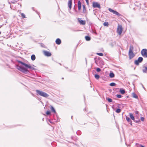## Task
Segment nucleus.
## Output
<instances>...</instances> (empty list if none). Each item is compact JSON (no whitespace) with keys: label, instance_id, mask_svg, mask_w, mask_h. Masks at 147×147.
<instances>
[{"label":"nucleus","instance_id":"nucleus-18","mask_svg":"<svg viewBox=\"0 0 147 147\" xmlns=\"http://www.w3.org/2000/svg\"><path fill=\"white\" fill-rule=\"evenodd\" d=\"M36 57L34 55H32L31 56V59L32 61H34Z\"/></svg>","mask_w":147,"mask_h":147},{"label":"nucleus","instance_id":"nucleus-7","mask_svg":"<svg viewBox=\"0 0 147 147\" xmlns=\"http://www.w3.org/2000/svg\"><path fill=\"white\" fill-rule=\"evenodd\" d=\"M109 10L110 11L112 12L113 14H114L118 16H121V15L117 11H115L111 8H109Z\"/></svg>","mask_w":147,"mask_h":147},{"label":"nucleus","instance_id":"nucleus-32","mask_svg":"<svg viewBox=\"0 0 147 147\" xmlns=\"http://www.w3.org/2000/svg\"><path fill=\"white\" fill-rule=\"evenodd\" d=\"M96 71L97 72H99L101 71V69L99 68H97L96 69Z\"/></svg>","mask_w":147,"mask_h":147},{"label":"nucleus","instance_id":"nucleus-25","mask_svg":"<svg viewBox=\"0 0 147 147\" xmlns=\"http://www.w3.org/2000/svg\"><path fill=\"white\" fill-rule=\"evenodd\" d=\"M51 109L53 112L55 113V111L54 108L52 106L51 107Z\"/></svg>","mask_w":147,"mask_h":147},{"label":"nucleus","instance_id":"nucleus-3","mask_svg":"<svg viewBox=\"0 0 147 147\" xmlns=\"http://www.w3.org/2000/svg\"><path fill=\"white\" fill-rule=\"evenodd\" d=\"M133 47L132 46H131L129 48V59H131L135 56V55L133 53Z\"/></svg>","mask_w":147,"mask_h":147},{"label":"nucleus","instance_id":"nucleus-27","mask_svg":"<svg viewBox=\"0 0 147 147\" xmlns=\"http://www.w3.org/2000/svg\"><path fill=\"white\" fill-rule=\"evenodd\" d=\"M96 54L100 56H103V54L101 53H97Z\"/></svg>","mask_w":147,"mask_h":147},{"label":"nucleus","instance_id":"nucleus-9","mask_svg":"<svg viewBox=\"0 0 147 147\" xmlns=\"http://www.w3.org/2000/svg\"><path fill=\"white\" fill-rule=\"evenodd\" d=\"M78 21L79 23L82 25H84L86 24V21L85 20H82L81 19L78 18Z\"/></svg>","mask_w":147,"mask_h":147},{"label":"nucleus","instance_id":"nucleus-8","mask_svg":"<svg viewBox=\"0 0 147 147\" xmlns=\"http://www.w3.org/2000/svg\"><path fill=\"white\" fill-rule=\"evenodd\" d=\"M143 59L141 57H140L137 60L135 61V63L136 65H138L139 63L141 62L143 60Z\"/></svg>","mask_w":147,"mask_h":147},{"label":"nucleus","instance_id":"nucleus-2","mask_svg":"<svg viewBox=\"0 0 147 147\" xmlns=\"http://www.w3.org/2000/svg\"><path fill=\"white\" fill-rule=\"evenodd\" d=\"M36 91L37 93L36 94L38 95H39L41 96L46 98L48 97L49 96L48 94L42 91L37 90Z\"/></svg>","mask_w":147,"mask_h":147},{"label":"nucleus","instance_id":"nucleus-16","mask_svg":"<svg viewBox=\"0 0 147 147\" xmlns=\"http://www.w3.org/2000/svg\"><path fill=\"white\" fill-rule=\"evenodd\" d=\"M120 92L122 94H123L125 93V90L123 88H121L120 90Z\"/></svg>","mask_w":147,"mask_h":147},{"label":"nucleus","instance_id":"nucleus-36","mask_svg":"<svg viewBox=\"0 0 147 147\" xmlns=\"http://www.w3.org/2000/svg\"><path fill=\"white\" fill-rule=\"evenodd\" d=\"M135 113L136 114H138V111H136V112H135Z\"/></svg>","mask_w":147,"mask_h":147},{"label":"nucleus","instance_id":"nucleus-38","mask_svg":"<svg viewBox=\"0 0 147 147\" xmlns=\"http://www.w3.org/2000/svg\"><path fill=\"white\" fill-rule=\"evenodd\" d=\"M142 86L143 87V88H144V89H145V88H144V87L143 85L142 84Z\"/></svg>","mask_w":147,"mask_h":147},{"label":"nucleus","instance_id":"nucleus-12","mask_svg":"<svg viewBox=\"0 0 147 147\" xmlns=\"http://www.w3.org/2000/svg\"><path fill=\"white\" fill-rule=\"evenodd\" d=\"M78 10H80L81 9V4L80 1H78Z\"/></svg>","mask_w":147,"mask_h":147},{"label":"nucleus","instance_id":"nucleus-28","mask_svg":"<svg viewBox=\"0 0 147 147\" xmlns=\"http://www.w3.org/2000/svg\"><path fill=\"white\" fill-rule=\"evenodd\" d=\"M107 100H108V101L109 102H112V99L110 98H107Z\"/></svg>","mask_w":147,"mask_h":147},{"label":"nucleus","instance_id":"nucleus-14","mask_svg":"<svg viewBox=\"0 0 147 147\" xmlns=\"http://www.w3.org/2000/svg\"><path fill=\"white\" fill-rule=\"evenodd\" d=\"M126 119L127 121H128V122L129 123H130L131 125H132V123H131L132 121H131V119H130L129 117H126Z\"/></svg>","mask_w":147,"mask_h":147},{"label":"nucleus","instance_id":"nucleus-34","mask_svg":"<svg viewBox=\"0 0 147 147\" xmlns=\"http://www.w3.org/2000/svg\"><path fill=\"white\" fill-rule=\"evenodd\" d=\"M141 120L142 121H143L144 120V118L143 117H141Z\"/></svg>","mask_w":147,"mask_h":147},{"label":"nucleus","instance_id":"nucleus-1","mask_svg":"<svg viewBox=\"0 0 147 147\" xmlns=\"http://www.w3.org/2000/svg\"><path fill=\"white\" fill-rule=\"evenodd\" d=\"M18 62L19 63L24 66L26 68H24L22 66L17 65L16 67L19 70L24 73H25L28 71V69H29L32 70H34L35 69L34 68V66L33 65H31L30 64H27L20 61H19Z\"/></svg>","mask_w":147,"mask_h":147},{"label":"nucleus","instance_id":"nucleus-22","mask_svg":"<svg viewBox=\"0 0 147 147\" xmlns=\"http://www.w3.org/2000/svg\"><path fill=\"white\" fill-rule=\"evenodd\" d=\"M133 97L135 98H137L138 96L137 95L134 93H133Z\"/></svg>","mask_w":147,"mask_h":147},{"label":"nucleus","instance_id":"nucleus-33","mask_svg":"<svg viewBox=\"0 0 147 147\" xmlns=\"http://www.w3.org/2000/svg\"><path fill=\"white\" fill-rule=\"evenodd\" d=\"M117 98H119L121 97V96L120 95H117Z\"/></svg>","mask_w":147,"mask_h":147},{"label":"nucleus","instance_id":"nucleus-5","mask_svg":"<svg viewBox=\"0 0 147 147\" xmlns=\"http://www.w3.org/2000/svg\"><path fill=\"white\" fill-rule=\"evenodd\" d=\"M141 53L143 57H147V50L146 49H143L141 52Z\"/></svg>","mask_w":147,"mask_h":147},{"label":"nucleus","instance_id":"nucleus-40","mask_svg":"<svg viewBox=\"0 0 147 147\" xmlns=\"http://www.w3.org/2000/svg\"><path fill=\"white\" fill-rule=\"evenodd\" d=\"M1 34V32H0V34Z\"/></svg>","mask_w":147,"mask_h":147},{"label":"nucleus","instance_id":"nucleus-11","mask_svg":"<svg viewBox=\"0 0 147 147\" xmlns=\"http://www.w3.org/2000/svg\"><path fill=\"white\" fill-rule=\"evenodd\" d=\"M44 54L46 56H50L51 55V54L50 53L46 51H43Z\"/></svg>","mask_w":147,"mask_h":147},{"label":"nucleus","instance_id":"nucleus-15","mask_svg":"<svg viewBox=\"0 0 147 147\" xmlns=\"http://www.w3.org/2000/svg\"><path fill=\"white\" fill-rule=\"evenodd\" d=\"M83 12L84 13H85L86 12V9L85 6L84 5H83Z\"/></svg>","mask_w":147,"mask_h":147},{"label":"nucleus","instance_id":"nucleus-6","mask_svg":"<svg viewBox=\"0 0 147 147\" xmlns=\"http://www.w3.org/2000/svg\"><path fill=\"white\" fill-rule=\"evenodd\" d=\"M92 6L94 8H100V4L97 2H94L92 3Z\"/></svg>","mask_w":147,"mask_h":147},{"label":"nucleus","instance_id":"nucleus-19","mask_svg":"<svg viewBox=\"0 0 147 147\" xmlns=\"http://www.w3.org/2000/svg\"><path fill=\"white\" fill-rule=\"evenodd\" d=\"M109 76L111 78H113L114 77V74L113 73H110L109 74Z\"/></svg>","mask_w":147,"mask_h":147},{"label":"nucleus","instance_id":"nucleus-39","mask_svg":"<svg viewBox=\"0 0 147 147\" xmlns=\"http://www.w3.org/2000/svg\"><path fill=\"white\" fill-rule=\"evenodd\" d=\"M101 63H103V62L102 61L101 62Z\"/></svg>","mask_w":147,"mask_h":147},{"label":"nucleus","instance_id":"nucleus-35","mask_svg":"<svg viewBox=\"0 0 147 147\" xmlns=\"http://www.w3.org/2000/svg\"><path fill=\"white\" fill-rule=\"evenodd\" d=\"M87 5L89 4V1L88 0H85Z\"/></svg>","mask_w":147,"mask_h":147},{"label":"nucleus","instance_id":"nucleus-4","mask_svg":"<svg viewBox=\"0 0 147 147\" xmlns=\"http://www.w3.org/2000/svg\"><path fill=\"white\" fill-rule=\"evenodd\" d=\"M123 30V28L122 26L121 25H119L118 26L117 29V32L119 35H120L122 32Z\"/></svg>","mask_w":147,"mask_h":147},{"label":"nucleus","instance_id":"nucleus-30","mask_svg":"<svg viewBox=\"0 0 147 147\" xmlns=\"http://www.w3.org/2000/svg\"><path fill=\"white\" fill-rule=\"evenodd\" d=\"M21 15L23 18H26V16H25V15L24 13H21Z\"/></svg>","mask_w":147,"mask_h":147},{"label":"nucleus","instance_id":"nucleus-37","mask_svg":"<svg viewBox=\"0 0 147 147\" xmlns=\"http://www.w3.org/2000/svg\"><path fill=\"white\" fill-rule=\"evenodd\" d=\"M140 147H144V146H143L142 145H140Z\"/></svg>","mask_w":147,"mask_h":147},{"label":"nucleus","instance_id":"nucleus-23","mask_svg":"<svg viewBox=\"0 0 147 147\" xmlns=\"http://www.w3.org/2000/svg\"><path fill=\"white\" fill-rule=\"evenodd\" d=\"M94 76L95 78L97 79H98L100 78L99 75L97 74H95Z\"/></svg>","mask_w":147,"mask_h":147},{"label":"nucleus","instance_id":"nucleus-13","mask_svg":"<svg viewBox=\"0 0 147 147\" xmlns=\"http://www.w3.org/2000/svg\"><path fill=\"white\" fill-rule=\"evenodd\" d=\"M55 42L57 44L59 45L61 43V40L59 38H57Z\"/></svg>","mask_w":147,"mask_h":147},{"label":"nucleus","instance_id":"nucleus-31","mask_svg":"<svg viewBox=\"0 0 147 147\" xmlns=\"http://www.w3.org/2000/svg\"><path fill=\"white\" fill-rule=\"evenodd\" d=\"M46 113L47 115H49L50 114L51 112L49 111H47L46 112Z\"/></svg>","mask_w":147,"mask_h":147},{"label":"nucleus","instance_id":"nucleus-29","mask_svg":"<svg viewBox=\"0 0 147 147\" xmlns=\"http://www.w3.org/2000/svg\"><path fill=\"white\" fill-rule=\"evenodd\" d=\"M121 111L120 109H118L116 110V112L117 113H119L121 112Z\"/></svg>","mask_w":147,"mask_h":147},{"label":"nucleus","instance_id":"nucleus-17","mask_svg":"<svg viewBox=\"0 0 147 147\" xmlns=\"http://www.w3.org/2000/svg\"><path fill=\"white\" fill-rule=\"evenodd\" d=\"M129 116L133 120H134L135 118L133 116L132 114L131 113H129Z\"/></svg>","mask_w":147,"mask_h":147},{"label":"nucleus","instance_id":"nucleus-10","mask_svg":"<svg viewBox=\"0 0 147 147\" xmlns=\"http://www.w3.org/2000/svg\"><path fill=\"white\" fill-rule=\"evenodd\" d=\"M68 5L69 10H70L72 7V0H68Z\"/></svg>","mask_w":147,"mask_h":147},{"label":"nucleus","instance_id":"nucleus-20","mask_svg":"<svg viewBox=\"0 0 147 147\" xmlns=\"http://www.w3.org/2000/svg\"><path fill=\"white\" fill-rule=\"evenodd\" d=\"M86 40L87 41H89L90 40V37L87 36L85 37Z\"/></svg>","mask_w":147,"mask_h":147},{"label":"nucleus","instance_id":"nucleus-21","mask_svg":"<svg viewBox=\"0 0 147 147\" xmlns=\"http://www.w3.org/2000/svg\"><path fill=\"white\" fill-rule=\"evenodd\" d=\"M116 85V84L115 83H113V82L111 83H110V85L111 86H115Z\"/></svg>","mask_w":147,"mask_h":147},{"label":"nucleus","instance_id":"nucleus-26","mask_svg":"<svg viewBox=\"0 0 147 147\" xmlns=\"http://www.w3.org/2000/svg\"><path fill=\"white\" fill-rule=\"evenodd\" d=\"M103 25L104 26H108V22H104Z\"/></svg>","mask_w":147,"mask_h":147},{"label":"nucleus","instance_id":"nucleus-24","mask_svg":"<svg viewBox=\"0 0 147 147\" xmlns=\"http://www.w3.org/2000/svg\"><path fill=\"white\" fill-rule=\"evenodd\" d=\"M142 71H143V72L144 73H146V71H147V67H145V69H143Z\"/></svg>","mask_w":147,"mask_h":147}]
</instances>
